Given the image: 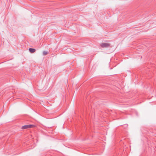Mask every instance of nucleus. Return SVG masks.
Segmentation results:
<instances>
[{
  "label": "nucleus",
  "instance_id": "2",
  "mask_svg": "<svg viewBox=\"0 0 156 156\" xmlns=\"http://www.w3.org/2000/svg\"><path fill=\"white\" fill-rule=\"evenodd\" d=\"M110 44L109 43H104L101 44L100 46L102 48H108L110 46Z\"/></svg>",
  "mask_w": 156,
  "mask_h": 156
},
{
  "label": "nucleus",
  "instance_id": "3",
  "mask_svg": "<svg viewBox=\"0 0 156 156\" xmlns=\"http://www.w3.org/2000/svg\"><path fill=\"white\" fill-rule=\"evenodd\" d=\"M29 50L31 53H33L36 50L35 49L30 48L29 49Z\"/></svg>",
  "mask_w": 156,
  "mask_h": 156
},
{
  "label": "nucleus",
  "instance_id": "1",
  "mask_svg": "<svg viewBox=\"0 0 156 156\" xmlns=\"http://www.w3.org/2000/svg\"><path fill=\"white\" fill-rule=\"evenodd\" d=\"M35 126L34 125H27L23 126H22V129H29L31 128H33Z\"/></svg>",
  "mask_w": 156,
  "mask_h": 156
},
{
  "label": "nucleus",
  "instance_id": "4",
  "mask_svg": "<svg viewBox=\"0 0 156 156\" xmlns=\"http://www.w3.org/2000/svg\"><path fill=\"white\" fill-rule=\"evenodd\" d=\"M43 55H45L47 54V52L45 51H43Z\"/></svg>",
  "mask_w": 156,
  "mask_h": 156
}]
</instances>
